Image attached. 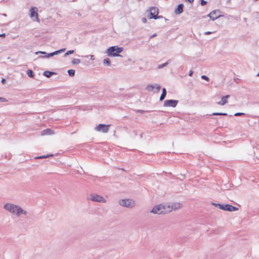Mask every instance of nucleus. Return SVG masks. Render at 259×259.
I'll return each instance as SVG.
<instances>
[{
  "label": "nucleus",
  "mask_w": 259,
  "mask_h": 259,
  "mask_svg": "<svg viewBox=\"0 0 259 259\" xmlns=\"http://www.w3.org/2000/svg\"><path fill=\"white\" fill-rule=\"evenodd\" d=\"M53 131L49 128H47L42 131V135H51Z\"/></svg>",
  "instance_id": "f3484780"
},
{
  "label": "nucleus",
  "mask_w": 259,
  "mask_h": 259,
  "mask_svg": "<svg viewBox=\"0 0 259 259\" xmlns=\"http://www.w3.org/2000/svg\"><path fill=\"white\" fill-rule=\"evenodd\" d=\"M65 50H66L65 48H63V49H61L59 50L56 51L55 52L56 53V55H58L61 53L64 52L65 51Z\"/></svg>",
  "instance_id": "c756f323"
},
{
  "label": "nucleus",
  "mask_w": 259,
  "mask_h": 259,
  "mask_svg": "<svg viewBox=\"0 0 259 259\" xmlns=\"http://www.w3.org/2000/svg\"><path fill=\"white\" fill-rule=\"evenodd\" d=\"M56 55V53L55 52H52V53H48V54H47V55H45V56H43V57H41L42 58H50V57H53L54 56V55Z\"/></svg>",
  "instance_id": "4be33fe9"
},
{
  "label": "nucleus",
  "mask_w": 259,
  "mask_h": 259,
  "mask_svg": "<svg viewBox=\"0 0 259 259\" xmlns=\"http://www.w3.org/2000/svg\"><path fill=\"white\" fill-rule=\"evenodd\" d=\"M110 126V124H99L95 127V130L98 132L107 133L109 130Z\"/></svg>",
  "instance_id": "423d86ee"
},
{
  "label": "nucleus",
  "mask_w": 259,
  "mask_h": 259,
  "mask_svg": "<svg viewBox=\"0 0 259 259\" xmlns=\"http://www.w3.org/2000/svg\"><path fill=\"white\" fill-rule=\"evenodd\" d=\"M201 78L203 79H204L205 80L208 81L209 80V78L208 77H207L206 75H203L201 76Z\"/></svg>",
  "instance_id": "473e14b6"
},
{
  "label": "nucleus",
  "mask_w": 259,
  "mask_h": 259,
  "mask_svg": "<svg viewBox=\"0 0 259 259\" xmlns=\"http://www.w3.org/2000/svg\"><path fill=\"white\" fill-rule=\"evenodd\" d=\"M212 205L218 207L219 209H221L223 210L228 211H234L238 210L239 209L238 207L234 206L231 204H220V203H215L214 202L211 203Z\"/></svg>",
  "instance_id": "7ed1b4c3"
},
{
  "label": "nucleus",
  "mask_w": 259,
  "mask_h": 259,
  "mask_svg": "<svg viewBox=\"0 0 259 259\" xmlns=\"http://www.w3.org/2000/svg\"><path fill=\"white\" fill-rule=\"evenodd\" d=\"M47 155H48V157H49L53 156V154H47Z\"/></svg>",
  "instance_id": "de8ad7c7"
},
{
  "label": "nucleus",
  "mask_w": 259,
  "mask_h": 259,
  "mask_svg": "<svg viewBox=\"0 0 259 259\" xmlns=\"http://www.w3.org/2000/svg\"><path fill=\"white\" fill-rule=\"evenodd\" d=\"M166 96V90L163 88L162 90V94L160 97L159 100L160 101H163Z\"/></svg>",
  "instance_id": "2eb2a0df"
},
{
  "label": "nucleus",
  "mask_w": 259,
  "mask_h": 259,
  "mask_svg": "<svg viewBox=\"0 0 259 259\" xmlns=\"http://www.w3.org/2000/svg\"><path fill=\"white\" fill-rule=\"evenodd\" d=\"M6 36V34L5 33H3V34H0V37H5Z\"/></svg>",
  "instance_id": "79ce46f5"
},
{
  "label": "nucleus",
  "mask_w": 259,
  "mask_h": 259,
  "mask_svg": "<svg viewBox=\"0 0 259 259\" xmlns=\"http://www.w3.org/2000/svg\"><path fill=\"white\" fill-rule=\"evenodd\" d=\"M74 50H69L64 54V56L65 57L69 55L73 54L74 53Z\"/></svg>",
  "instance_id": "c85d7f7f"
},
{
  "label": "nucleus",
  "mask_w": 259,
  "mask_h": 259,
  "mask_svg": "<svg viewBox=\"0 0 259 259\" xmlns=\"http://www.w3.org/2000/svg\"><path fill=\"white\" fill-rule=\"evenodd\" d=\"M139 1H142L143 0H138Z\"/></svg>",
  "instance_id": "864d4df0"
},
{
  "label": "nucleus",
  "mask_w": 259,
  "mask_h": 259,
  "mask_svg": "<svg viewBox=\"0 0 259 259\" xmlns=\"http://www.w3.org/2000/svg\"><path fill=\"white\" fill-rule=\"evenodd\" d=\"M4 208L12 214H15L16 205L6 203L4 205Z\"/></svg>",
  "instance_id": "6e6552de"
},
{
  "label": "nucleus",
  "mask_w": 259,
  "mask_h": 259,
  "mask_svg": "<svg viewBox=\"0 0 259 259\" xmlns=\"http://www.w3.org/2000/svg\"><path fill=\"white\" fill-rule=\"evenodd\" d=\"M134 134H135V135L136 136H137V132L136 131H134Z\"/></svg>",
  "instance_id": "09e8293b"
},
{
  "label": "nucleus",
  "mask_w": 259,
  "mask_h": 259,
  "mask_svg": "<svg viewBox=\"0 0 259 259\" xmlns=\"http://www.w3.org/2000/svg\"><path fill=\"white\" fill-rule=\"evenodd\" d=\"M170 211L171 207L169 205L166 207L165 205L160 204L154 206L151 210L150 212L154 214H165L168 212H170Z\"/></svg>",
  "instance_id": "f257e3e1"
},
{
  "label": "nucleus",
  "mask_w": 259,
  "mask_h": 259,
  "mask_svg": "<svg viewBox=\"0 0 259 259\" xmlns=\"http://www.w3.org/2000/svg\"><path fill=\"white\" fill-rule=\"evenodd\" d=\"M88 199L95 202H106V199L104 197L96 194H91Z\"/></svg>",
  "instance_id": "39448f33"
},
{
  "label": "nucleus",
  "mask_w": 259,
  "mask_h": 259,
  "mask_svg": "<svg viewBox=\"0 0 259 259\" xmlns=\"http://www.w3.org/2000/svg\"><path fill=\"white\" fill-rule=\"evenodd\" d=\"M39 53H40L41 54H45L47 55V53L46 52H42V51H38L35 53L36 54H38Z\"/></svg>",
  "instance_id": "c9c22d12"
},
{
  "label": "nucleus",
  "mask_w": 259,
  "mask_h": 259,
  "mask_svg": "<svg viewBox=\"0 0 259 259\" xmlns=\"http://www.w3.org/2000/svg\"><path fill=\"white\" fill-rule=\"evenodd\" d=\"M123 50L122 47H118L117 46H114L109 47L107 50V53L109 56L116 57L121 56L119 54L121 53Z\"/></svg>",
  "instance_id": "f03ea898"
},
{
  "label": "nucleus",
  "mask_w": 259,
  "mask_h": 259,
  "mask_svg": "<svg viewBox=\"0 0 259 259\" xmlns=\"http://www.w3.org/2000/svg\"><path fill=\"white\" fill-rule=\"evenodd\" d=\"M182 205V204L180 203H176L175 204H174L171 207V208H174V209H177L178 208H180L181 207V206Z\"/></svg>",
  "instance_id": "412c9836"
},
{
  "label": "nucleus",
  "mask_w": 259,
  "mask_h": 259,
  "mask_svg": "<svg viewBox=\"0 0 259 259\" xmlns=\"http://www.w3.org/2000/svg\"><path fill=\"white\" fill-rule=\"evenodd\" d=\"M179 242H180V243H183V242H181L180 241H179Z\"/></svg>",
  "instance_id": "3c124183"
},
{
  "label": "nucleus",
  "mask_w": 259,
  "mask_h": 259,
  "mask_svg": "<svg viewBox=\"0 0 259 259\" xmlns=\"http://www.w3.org/2000/svg\"><path fill=\"white\" fill-rule=\"evenodd\" d=\"M68 74L70 76H74L75 75V70L73 69H69L67 71Z\"/></svg>",
  "instance_id": "5701e85b"
},
{
  "label": "nucleus",
  "mask_w": 259,
  "mask_h": 259,
  "mask_svg": "<svg viewBox=\"0 0 259 259\" xmlns=\"http://www.w3.org/2000/svg\"><path fill=\"white\" fill-rule=\"evenodd\" d=\"M155 89V86L153 84H149L146 87V90L149 92L153 91Z\"/></svg>",
  "instance_id": "aec40b11"
},
{
  "label": "nucleus",
  "mask_w": 259,
  "mask_h": 259,
  "mask_svg": "<svg viewBox=\"0 0 259 259\" xmlns=\"http://www.w3.org/2000/svg\"><path fill=\"white\" fill-rule=\"evenodd\" d=\"M71 62L73 64H78L80 63V60L79 59H73Z\"/></svg>",
  "instance_id": "bb28decb"
},
{
  "label": "nucleus",
  "mask_w": 259,
  "mask_h": 259,
  "mask_svg": "<svg viewBox=\"0 0 259 259\" xmlns=\"http://www.w3.org/2000/svg\"><path fill=\"white\" fill-rule=\"evenodd\" d=\"M7 101V99L5 98L0 97V102H5Z\"/></svg>",
  "instance_id": "f704fd0d"
},
{
  "label": "nucleus",
  "mask_w": 259,
  "mask_h": 259,
  "mask_svg": "<svg viewBox=\"0 0 259 259\" xmlns=\"http://www.w3.org/2000/svg\"><path fill=\"white\" fill-rule=\"evenodd\" d=\"M210 115H223V116H227L228 114L226 113H221V112H214L212 113Z\"/></svg>",
  "instance_id": "b1692460"
},
{
  "label": "nucleus",
  "mask_w": 259,
  "mask_h": 259,
  "mask_svg": "<svg viewBox=\"0 0 259 259\" xmlns=\"http://www.w3.org/2000/svg\"><path fill=\"white\" fill-rule=\"evenodd\" d=\"M179 101L176 100H166L164 102L163 106L165 107H175L177 106Z\"/></svg>",
  "instance_id": "0eeeda50"
},
{
  "label": "nucleus",
  "mask_w": 259,
  "mask_h": 259,
  "mask_svg": "<svg viewBox=\"0 0 259 259\" xmlns=\"http://www.w3.org/2000/svg\"><path fill=\"white\" fill-rule=\"evenodd\" d=\"M142 22L144 23H145L147 22V19L145 17H143L142 18Z\"/></svg>",
  "instance_id": "e433bc0d"
},
{
  "label": "nucleus",
  "mask_w": 259,
  "mask_h": 259,
  "mask_svg": "<svg viewBox=\"0 0 259 259\" xmlns=\"http://www.w3.org/2000/svg\"><path fill=\"white\" fill-rule=\"evenodd\" d=\"M159 13V9L155 7H152L150 8V13L149 14V17L152 16V15H157Z\"/></svg>",
  "instance_id": "f8f14e48"
},
{
  "label": "nucleus",
  "mask_w": 259,
  "mask_h": 259,
  "mask_svg": "<svg viewBox=\"0 0 259 259\" xmlns=\"http://www.w3.org/2000/svg\"><path fill=\"white\" fill-rule=\"evenodd\" d=\"M119 203L120 205L131 208L135 206V201L131 199H122L119 201Z\"/></svg>",
  "instance_id": "20e7f679"
},
{
  "label": "nucleus",
  "mask_w": 259,
  "mask_h": 259,
  "mask_svg": "<svg viewBox=\"0 0 259 259\" xmlns=\"http://www.w3.org/2000/svg\"><path fill=\"white\" fill-rule=\"evenodd\" d=\"M48 155H42L40 156L36 157H35V159H44V158H48Z\"/></svg>",
  "instance_id": "2f4dec72"
},
{
  "label": "nucleus",
  "mask_w": 259,
  "mask_h": 259,
  "mask_svg": "<svg viewBox=\"0 0 259 259\" xmlns=\"http://www.w3.org/2000/svg\"><path fill=\"white\" fill-rule=\"evenodd\" d=\"M186 1L190 3H193L194 2V0H186Z\"/></svg>",
  "instance_id": "c03bdc74"
},
{
  "label": "nucleus",
  "mask_w": 259,
  "mask_h": 259,
  "mask_svg": "<svg viewBox=\"0 0 259 259\" xmlns=\"http://www.w3.org/2000/svg\"><path fill=\"white\" fill-rule=\"evenodd\" d=\"M138 112L142 113H143L144 112V111L142 110H138Z\"/></svg>",
  "instance_id": "49530a36"
},
{
  "label": "nucleus",
  "mask_w": 259,
  "mask_h": 259,
  "mask_svg": "<svg viewBox=\"0 0 259 259\" xmlns=\"http://www.w3.org/2000/svg\"><path fill=\"white\" fill-rule=\"evenodd\" d=\"M230 97L229 95H227L224 96H223L221 98V100L218 102V104L220 105H224L225 104L227 103L228 99Z\"/></svg>",
  "instance_id": "9b49d317"
},
{
  "label": "nucleus",
  "mask_w": 259,
  "mask_h": 259,
  "mask_svg": "<svg viewBox=\"0 0 259 259\" xmlns=\"http://www.w3.org/2000/svg\"><path fill=\"white\" fill-rule=\"evenodd\" d=\"M142 135H143V133H142V134H140V137H141V138H142V137H143V136H142Z\"/></svg>",
  "instance_id": "8fccbe9b"
},
{
  "label": "nucleus",
  "mask_w": 259,
  "mask_h": 259,
  "mask_svg": "<svg viewBox=\"0 0 259 259\" xmlns=\"http://www.w3.org/2000/svg\"><path fill=\"white\" fill-rule=\"evenodd\" d=\"M193 74V71L192 70H190L189 73V75L190 76H192Z\"/></svg>",
  "instance_id": "a19ab883"
},
{
  "label": "nucleus",
  "mask_w": 259,
  "mask_h": 259,
  "mask_svg": "<svg viewBox=\"0 0 259 259\" xmlns=\"http://www.w3.org/2000/svg\"><path fill=\"white\" fill-rule=\"evenodd\" d=\"M94 55H91V60H94Z\"/></svg>",
  "instance_id": "a18cd8bd"
},
{
  "label": "nucleus",
  "mask_w": 259,
  "mask_h": 259,
  "mask_svg": "<svg viewBox=\"0 0 259 259\" xmlns=\"http://www.w3.org/2000/svg\"><path fill=\"white\" fill-rule=\"evenodd\" d=\"M26 213L27 212L23 209V211L22 212L21 214H26Z\"/></svg>",
  "instance_id": "37998d69"
},
{
  "label": "nucleus",
  "mask_w": 259,
  "mask_h": 259,
  "mask_svg": "<svg viewBox=\"0 0 259 259\" xmlns=\"http://www.w3.org/2000/svg\"><path fill=\"white\" fill-rule=\"evenodd\" d=\"M156 36H157V34L156 33H154L153 34H152V35H151L150 36L149 39H151V38H153V37H155Z\"/></svg>",
  "instance_id": "4c0bfd02"
},
{
  "label": "nucleus",
  "mask_w": 259,
  "mask_h": 259,
  "mask_svg": "<svg viewBox=\"0 0 259 259\" xmlns=\"http://www.w3.org/2000/svg\"><path fill=\"white\" fill-rule=\"evenodd\" d=\"M155 85H156V87L154 89L155 90L154 91V92L157 93H158L159 92V90H160V89L161 88V87L159 85L157 84H155Z\"/></svg>",
  "instance_id": "cd10ccee"
},
{
  "label": "nucleus",
  "mask_w": 259,
  "mask_h": 259,
  "mask_svg": "<svg viewBox=\"0 0 259 259\" xmlns=\"http://www.w3.org/2000/svg\"><path fill=\"white\" fill-rule=\"evenodd\" d=\"M22 211H23V209L21 207H20L18 205H16L15 214L17 216H19L20 215V214H21Z\"/></svg>",
  "instance_id": "dca6fc26"
},
{
  "label": "nucleus",
  "mask_w": 259,
  "mask_h": 259,
  "mask_svg": "<svg viewBox=\"0 0 259 259\" xmlns=\"http://www.w3.org/2000/svg\"><path fill=\"white\" fill-rule=\"evenodd\" d=\"M256 76H259V71H258V74H257V75H256Z\"/></svg>",
  "instance_id": "603ef678"
},
{
  "label": "nucleus",
  "mask_w": 259,
  "mask_h": 259,
  "mask_svg": "<svg viewBox=\"0 0 259 259\" xmlns=\"http://www.w3.org/2000/svg\"><path fill=\"white\" fill-rule=\"evenodd\" d=\"M42 74L45 76L49 78L51 77L53 75L56 74V73L50 71H45L43 72Z\"/></svg>",
  "instance_id": "4468645a"
},
{
  "label": "nucleus",
  "mask_w": 259,
  "mask_h": 259,
  "mask_svg": "<svg viewBox=\"0 0 259 259\" xmlns=\"http://www.w3.org/2000/svg\"><path fill=\"white\" fill-rule=\"evenodd\" d=\"M207 4V2L204 0H201L200 1V5L202 6H205Z\"/></svg>",
  "instance_id": "72a5a7b5"
},
{
  "label": "nucleus",
  "mask_w": 259,
  "mask_h": 259,
  "mask_svg": "<svg viewBox=\"0 0 259 259\" xmlns=\"http://www.w3.org/2000/svg\"><path fill=\"white\" fill-rule=\"evenodd\" d=\"M184 8V5L182 4H179L177 6V7L175 10V13L176 14L178 15L183 13Z\"/></svg>",
  "instance_id": "ddd939ff"
},
{
  "label": "nucleus",
  "mask_w": 259,
  "mask_h": 259,
  "mask_svg": "<svg viewBox=\"0 0 259 259\" xmlns=\"http://www.w3.org/2000/svg\"><path fill=\"white\" fill-rule=\"evenodd\" d=\"M152 16L151 17H149V19H160V18H163V17L162 16H158L157 15H151Z\"/></svg>",
  "instance_id": "a878e982"
},
{
  "label": "nucleus",
  "mask_w": 259,
  "mask_h": 259,
  "mask_svg": "<svg viewBox=\"0 0 259 259\" xmlns=\"http://www.w3.org/2000/svg\"><path fill=\"white\" fill-rule=\"evenodd\" d=\"M245 113L242 112H237L234 114L235 116H240L241 115H245Z\"/></svg>",
  "instance_id": "7c9ffc66"
},
{
  "label": "nucleus",
  "mask_w": 259,
  "mask_h": 259,
  "mask_svg": "<svg viewBox=\"0 0 259 259\" xmlns=\"http://www.w3.org/2000/svg\"><path fill=\"white\" fill-rule=\"evenodd\" d=\"M26 73L29 77L31 78H33L34 77V73L32 70L28 69L26 71Z\"/></svg>",
  "instance_id": "6ab92c4d"
},
{
  "label": "nucleus",
  "mask_w": 259,
  "mask_h": 259,
  "mask_svg": "<svg viewBox=\"0 0 259 259\" xmlns=\"http://www.w3.org/2000/svg\"><path fill=\"white\" fill-rule=\"evenodd\" d=\"M38 9L36 7H32L30 9V16L32 18H34V20L38 21Z\"/></svg>",
  "instance_id": "1a4fd4ad"
},
{
  "label": "nucleus",
  "mask_w": 259,
  "mask_h": 259,
  "mask_svg": "<svg viewBox=\"0 0 259 259\" xmlns=\"http://www.w3.org/2000/svg\"><path fill=\"white\" fill-rule=\"evenodd\" d=\"M220 13V11L216 10H213L212 12H211L209 14L207 15V17H209L210 19L214 21V20L217 19V18L220 17L221 15L219 14Z\"/></svg>",
  "instance_id": "9d476101"
},
{
  "label": "nucleus",
  "mask_w": 259,
  "mask_h": 259,
  "mask_svg": "<svg viewBox=\"0 0 259 259\" xmlns=\"http://www.w3.org/2000/svg\"><path fill=\"white\" fill-rule=\"evenodd\" d=\"M103 64L104 65H106V66H110L111 65V62H110V60L109 58H106L104 59V60H103Z\"/></svg>",
  "instance_id": "a211bd4d"
},
{
  "label": "nucleus",
  "mask_w": 259,
  "mask_h": 259,
  "mask_svg": "<svg viewBox=\"0 0 259 259\" xmlns=\"http://www.w3.org/2000/svg\"><path fill=\"white\" fill-rule=\"evenodd\" d=\"M170 60H168L167 62H166L165 63H163L162 64H160V65H159L158 66H157V68L158 69H161L165 66H166L168 64V61H169Z\"/></svg>",
  "instance_id": "393cba45"
},
{
  "label": "nucleus",
  "mask_w": 259,
  "mask_h": 259,
  "mask_svg": "<svg viewBox=\"0 0 259 259\" xmlns=\"http://www.w3.org/2000/svg\"><path fill=\"white\" fill-rule=\"evenodd\" d=\"M212 33V32H211V31H206L205 32H204V34L205 35H209V34H210Z\"/></svg>",
  "instance_id": "58836bf2"
},
{
  "label": "nucleus",
  "mask_w": 259,
  "mask_h": 259,
  "mask_svg": "<svg viewBox=\"0 0 259 259\" xmlns=\"http://www.w3.org/2000/svg\"><path fill=\"white\" fill-rule=\"evenodd\" d=\"M1 82L2 83V84H5L6 83V80L5 78H2V80H1Z\"/></svg>",
  "instance_id": "ea45409f"
}]
</instances>
